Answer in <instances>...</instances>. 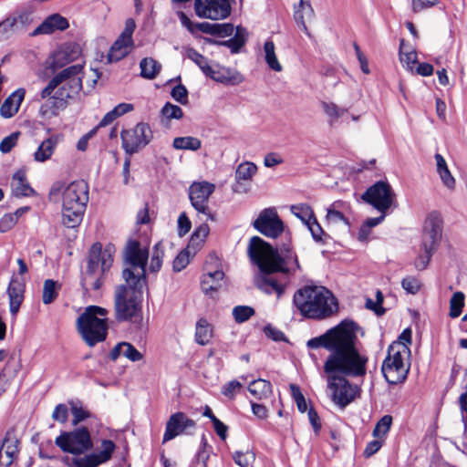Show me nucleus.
I'll return each instance as SVG.
<instances>
[{
  "label": "nucleus",
  "mask_w": 467,
  "mask_h": 467,
  "mask_svg": "<svg viewBox=\"0 0 467 467\" xmlns=\"http://www.w3.org/2000/svg\"><path fill=\"white\" fill-rule=\"evenodd\" d=\"M358 326L353 320L344 319L319 337L310 338V349L324 348L330 351L324 363L327 388L332 401L340 408L347 407L357 395L358 388L346 378L364 377L368 358L361 355L356 347Z\"/></svg>",
  "instance_id": "1"
},
{
  "label": "nucleus",
  "mask_w": 467,
  "mask_h": 467,
  "mask_svg": "<svg viewBox=\"0 0 467 467\" xmlns=\"http://www.w3.org/2000/svg\"><path fill=\"white\" fill-rule=\"evenodd\" d=\"M247 252L260 270L254 278V285L266 295L275 294L277 299L285 294L291 279L302 272L298 256L290 244H283L277 249L261 237L254 236Z\"/></svg>",
  "instance_id": "2"
},
{
  "label": "nucleus",
  "mask_w": 467,
  "mask_h": 467,
  "mask_svg": "<svg viewBox=\"0 0 467 467\" xmlns=\"http://www.w3.org/2000/svg\"><path fill=\"white\" fill-rule=\"evenodd\" d=\"M55 443L62 451L76 456L71 460V467H98L108 462L116 450L114 441L103 439L100 451L86 454L94 446L87 427H79L72 431L61 432L56 438Z\"/></svg>",
  "instance_id": "3"
},
{
  "label": "nucleus",
  "mask_w": 467,
  "mask_h": 467,
  "mask_svg": "<svg viewBox=\"0 0 467 467\" xmlns=\"http://www.w3.org/2000/svg\"><path fill=\"white\" fill-rule=\"evenodd\" d=\"M83 65L76 64L63 68L57 73L41 90L40 99H47L40 110L43 114L50 111L57 115L59 109H65L67 100L82 89Z\"/></svg>",
  "instance_id": "4"
},
{
  "label": "nucleus",
  "mask_w": 467,
  "mask_h": 467,
  "mask_svg": "<svg viewBox=\"0 0 467 467\" xmlns=\"http://www.w3.org/2000/svg\"><path fill=\"white\" fill-rule=\"evenodd\" d=\"M48 194L50 199L61 196L63 225L67 228L78 227L83 220L89 199L88 183L83 180L70 183L55 182Z\"/></svg>",
  "instance_id": "5"
},
{
  "label": "nucleus",
  "mask_w": 467,
  "mask_h": 467,
  "mask_svg": "<svg viewBox=\"0 0 467 467\" xmlns=\"http://www.w3.org/2000/svg\"><path fill=\"white\" fill-rule=\"evenodd\" d=\"M293 303L299 313L311 319L321 320L337 310V301L324 286L306 285L296 291Z\"/></svg>",
  "instance_id": "6"
},
{
  "label": "nucleus",
  "mask_w": 467,
  "mask_h": 467,
  "mask_svg": "<svg viewBox=\"0 0 467 467\" xmlns=\"http://www.w3.org/2000/svg\"><path fill=\"white\" fill-rule=\"evenodd\" d=\"M147 286L142 279L119 285L114 293L115 317L119 322L129 321L141 326L142 322V294Z\"/></svg>",
  "instance_id": "7"
},
{
  "label": "nucleus",
  "mask_w": 467,
  "mask_h": 467,
  "mask_svg": "<svg viewBox=\"0 0 467 467\" xmlns=\"http://www.w3.org/2000/svg\"><path fill=\"white\" fill-rule=\"evenodd\" d=\"M108 310L98 306H89L78 317L77 330L88 347L106 340L108 336Z\"/></svg>",
  "instance_id": "8"
},
{
  "label": "nucleus",
  "mask_w": 467,
  "mask_h": 467,
  "mask_svg": "<svg viewBox=\"0 0 467 467\" xmlns=\"http://www.w3.org/2000/svg\"><path fill=\"white\" fill-rule=\"evenodd\" d=\"M125 268L122 271V278L128 284L136 280H144L147 283L146 266L149 258V251L142 248L137 240H130L123 252Z\"/></svg>",
  "instance_id": "9"
},
{
  "label": "nucleus",
  "mask_w": 467,
  "mask_h": 467,
  "mask_svg": "<svg viewBox=\"0 0 467 467\" xmlns=\"http://www.w3.org/2000/svg\"><path fill=\"white\" fill-rule=\"evenodd\" d=\"M442 233V221L441 215L437 212L431 213L424 223V233L422 235V250L423 254H420L415 262L414 265L418 270H424L430 260L437 250L439 244L441 239Z\"/></svg>",
  "instance_id": "10"
},
{
  "label": "nucleus",
  "mask_w": 467,
  "mask_h": 467,
  "mask_svg": "<svg viewBox=\"0 0 467 467\" xmlns=\"http://www.w3.org/2000/svg\"><path fill=\"white\" fill-rule=\"evenodd\" d=\"M410 352V348L391 344L388 348V355L384 359L381 371L387 382L396 385L403 382L409 373V367L404 363V356Z\"/></svg>",
  "instance_id": "11"
},
{
  "label": "nucleus",
  "mask_w": 467,
  "mask_h": 467,
  "mask_svg": "<svg viewBox=\"0 0 467 467\" xmlns=\"http://www.w3.org/2000/svg\"><path fill=\"white\" fill-rule=\"evenodd\" d=\"M121 147L126 155L131 156L144 149L153 139V132L148 123L139 122L131 129L120 132Z\"/></svg>",
  "instance_id": "12"
},
{
  "label": "nucleus",
  "mask_w": 467,
  "mask_h": 467,
  "mask_svg": "<svg viewBox=\"0 0 467 467\" xmlns=\"http://www.w3.org/2000/svg\"><path fill=\"white\" fill-rule=\"evenodd\" d=\"M361 199L372 205L381 213L396 204V194L388 182L379 181L368 187L361 195Z\"/></svg>",
  "instance_id": "13"
},
{
  "label": "nucleus",
  "mask_w": 467,
  "mask_h": 467,
  "mask_svg": "<svg viewBox=\"0 0 467 467\" xmlns=\"http://www.w3.org/2000/svg\"><path fill=\"white\" fill-rule=\"evenodd\" d=\"M135 28V21L132 18L127 19L123 31L114 41L108 53L107 58L109 63L121 60L133 50L135 45L132 36Z\"/></svg>",
  "instance_id": "14"
},
{
  "label": "nucleus",
  "mask_w": 467,
  "mask_h": 467,
  "mask_svg": "<svg viewBox=\"0 0 467 467\" xmlns=\"http://www.w3.org/2000/svg\"><path fill=\"white\" fill-rule=\"evenodd\" d=\"M176 3H186L190 0H172ZM194 11L199 17L212 20L224 19L231 14L229 0H195Z\"/></svg>",
  "instance_id": "15"
},
{
  "label": "nucleus",
  "mask_w": 467,
  "mask_h": 467,
  "mask_svg": "<svg viewBox=\"0 0 467 467\" xmlns=\"http://www.w3.org/2000/svg\"><path fill=\"white\" fill-rule=\"evenodd\" d=\"M214 189V185L207 182H193L189 188V198L192 207L211 221H215V217L208 206V201Z\"/></svg>",
  "instance_id": "16"
},
{
  "label": "nucleus",
  "mask_w": 467,
  "mask_h": 467,
  "mask_svg": "<svg viewBox=\"0 0 467 467\" xmlns=\"http://www.w3.org/2000/svg\"><path fill=\"white\" fill-rule=\"evenodd\" d=\"M253 226L269 238H277L284 231V223L275 208L263 210L254 221Z\"/></svg>",
  "instance_id": "17"
},
{
  "label": "nucleus",
  "mask_w": 467,
  "mask_h": 467,
  "mask_svg": "<svg viewBox=\"0 0 467 467\" xmlns=\"http://www.w3.org/2000/svg\"><path fill=\"white\" fill-rule=\"evenodd\" d=\"M113 263V256L109 249L102 250L100 243L92 244L88 259L87 270L84 274L104 275Z\"/></svg>",
  "instance_id": "18"
},
{
  "label": "nucleus",
  "mask_w": 467,
  "mask_h": 467,
  "mask_svg": "<svg viewBox=\"0 0 467 467\" xmlns=\"http://www.w3.org/2000/svg\"><path fill=\"white\" fill-rule=\"evenodd\" d=\"M195 427L196 422L184 412H175L170 416L166 422L162 442L165 443L180 435L191 434L188 430H193Z\"/></svg>",
  "instance_id": "19"
},
{
  "label": "nucleus",
  "mask_w": 467,
  "mask_h": 467,
  "mask_svg": "<svg viewBox=\"0 0 467 467\" xmlns=\"http://www.w3.org/2000/svg\"><path fill=\"white\" fill-rule=\"evenodd\" d=\"M19 440L15 429H9L2 441L0 448V467H10L19 453Z\"/></svg>",
  "instance_id": "20"
},
{
  "label": "nucleus",
  "mask_w": 467,
  "mask_h": 467,
  "mask_svg": "<svg viewBox=\"0 0 467 467\" xmlns=\"http://www.w3.org/2000/svg\"><path fill=\"white\" fill-rule=\"evenodd\" d=\"M79 54L80 49L78 45L66 44L53 54L50 67L53 71L63 68L67 64L76 60Z\"/></svg>",
  "instance_id": "21"
},
{
  "label": "nucleus",
  "mask_w": 467,
  "mask_h": 467,
  "mask_svg": "<svg viewBox=\"0 0 467 467\" xmlns=\"http://www.w3.org/2000/svg\"><path fill=\"white\" fill-rule=\"evenodd\" d=\"M216 82L225 85H236L243 81V77L238 72L219 65L210 66L204 74Z\"/></svg>",
  "instance_id": "22"
},
{
  "label": "nucleus",
  "mask_w": 467,
  "mask_h": 467,
  "mask_svg": "<svg viewBox=\"0 0 467 467\" xmlns=\"http://www.w3.org/2000/svg\"><path fill=\"white\" fill-rule=\"evenodd\" d=\"M25 286L23 280L12 276L7 287V295L9 298L10 313L13 316L17 314L24 300Z\"/></svg>",
  "instance_id": "23"
},
{
  "label": "nucleus",
  "mask_w": 467,
  "mask_h": 467,
  "mask_svg": "<svg viewBox=\"0 0 467 467\" xmlns=\"http://www.w3.org/2000/svg\"><path fill=\"white\" fill-rule=\"evenodd\" d=\"M69 26L68 21L66 17L59 14H53L47 16L32 33L31 36H35L42 34H51L56 30H66Z\"/></svg>",
  "instance_id": "24"
},
{
  "label": "nucleus",
  "mask_w": 467,
  "mask_h": 467,
  "mask_svg": "<svg viewBox=\"0 0 467 467\" xmlns=\"http://www.w3.org/2000/svg\"><path fill=\"white\" fill-rule=\"evenodd\" d=\"M26 90L18 88L14 91L0 107V115L5 119H9L17 113L20 105L25 98Z\"/></svg>",
  "instance_id": "25"
},
{
  "label": "nucleus",
  "mask_w": 467,
  "mask_h": 467,
  "mask_svg": "<svg viewBox=\"0 0 467 467\" xmlns=\"http://www.w3.org/2000/svg\"><path fill=\"white\" fill-rule=\"evenodd\" d=\"M256 171L257 166L254 162L244 161L239 164L235 171L236 185L234 188V191L237 192H247V189L243 187L242 182L252 181Z\"/></svg>",
  "instance_id": "26"
},
{
  "label": "nucleus",
  "mask_w": 467,
  "mask_h": 467,
  "mask_svg": "<svg viewBox=\"0 0 467 467\" xmlns=\"http://www.w3.org/2000/svg\"><path fill=\"white\" fill-rule=\"evenodd\" d=\"M247 38V30L244 27L238 26H236L235 34L232 38L225 41H215L212 39H207V41L227 47L231 49L232 53H238L241 47L246 43Z\"/></svg>",
  "instance_id": "27"
},
{
  "label": "nucleus",
  "mask_w": 467,
  "mask_h": 467,
  "mask_svg": "<svg viewBox=\"0 0 467 467\" xmlns=\"http://www.w3.org/2000/svg\"><path fill=\"white\" fill-rule=\"evenodd\" d=\"M12 191L16 197H29L36 192L26 181V172L17 171L12 179Z\"/></svg>",
  "instance_id": "28"
},
{
  "label": "nucleus",
  "mask_w": 467,
  "mask_h": 467,
  "mask_svg": "<svg viewBox=\"0 0 467 467\" xmlns=\"http://www.w3.org/2000/svg\"><path fill=\"white\" fill-rule=\"evenodd\" d=\"M248 391L257 400L267 399L273 392L272 384L268 380L257 379L249 383Z\"/></svg>",
  "instance_id": "29"
},
{
  "label": "nucleus",
  "mask_w": 467,
  "mask_h": 467,
  "mask_svg": "<svg viewBox=\"0 0 467 467\" xmlns=\"http://www.w3.org/2000/svg\"><path fill=\"white\" fill-rule=\"evenodd\" d=\"M224 273L222 270H214L203 275L201 286L205 294L211 291H216L220 287V282L223 279Z\"/></svg>",
  "instance_id": "30"
},
{
  "label": "nucleus",
  "mask_w": 467,
  "mask_h": 467,
  "mask_svg": "<svg viewBox=\"0 0 467 467\" xmlns=\"http://www.w3.org/2000/svg\"><path fill=\"white\" fill-rule=\"evenodd\" d=\"M34 13V7L31 4H28L26 6H23L21 9L16 10L10 17L15 19V22L17 25L18 29L24 31L26 27L33 22L32 15Z\"/></svg>",
  "instance_id": "31"
},
{
  "label": "nucleus",
  "mask_w": 467,
  "mask_h": 467,
  "mask_svg": "<svg viewBox=\"0 0 467 467\" xmlns=\"http://www.w3.org/2000/svg\"><path fill=\"white\" fill-rule=\"evenodd\" d=\"M213 337V327L205 318H200L196 323L195 341L201 346L210 343Z\"/></svg>",
  "instance_id": "32"
},
{
  "label": "nucleus",
  "mask_w": 467,
  "mask_h": 467,
  "mask_svg": "<svg viewBox=\"0 0 467 467\" xmlns=\"http://www.w3.org/2000/svg\"><path fill=\"white\" fill-rule=\"evenodd\" d=\"M57 138L50 137L45 140L37 148L36 151L34 154V158L36 161L44 162L49 160L54 153V150L57 146Z\"/></svg>",
  "instance_id": "33"
},
{
  "label": "nucleus",
  "mask_w": 467,
  "mask_h": 467,
  "mask_svg": "<svg viewBox=\"0 0 467 467\" xmlns=\"http://www.w3.org/2000/svg\"><path fill=\"white\" fill-rule=\"evenodd\" d=\"M61 288V285L53 280L47 279L44 281L43 285V293H42V301L45 305H49L53 303L57 297L58 296L59 290Z\"/></svg>",
  "instance_id": "34"
},
{
  "label": "nucleus",
  "mask_w": 467,
  "mask_h": 467,
  "mask_svg": "<svg viewBox=\"0 0 467 467\" xmlns=\"http://www.w3.org/2000/svg\"><path fill=\"white\" fill-rule=\"evenodd\" d=\"M140 75L144 78L153 79L159 74L161 65L152 57H145L140 63Z\"/></svg>",
  "instance_id": "35"
},
{
  "label": "nucleus",
  "mask_w": 467,
  "mask_h": 467,
  "mask_svg": "<svg viewBox=\"0 0 467 467\" xmlns=\"http://www.w3.org/2000/svg\"><path fill=\"white\" fill-rule=\"evenodd\" d=\"M172 146L176 150H198L202 146V141L192 136L177 137L173 140Z\"/></svg>",
  "instance_id": "36"
},
{
  "label": "nucleus",
  "mask_w": 467,
  "mask_h": 467,
  "mask_svg": "<svg viewBox=\"0 0 467 467\" xmlns=\"http://www.w3.org/2000/svg\"><path fill=\"white\" fill-rule=\"evenodd\" d=\"M264 51L265 55V62L268 67L276 72H280L282 70V66L276 57L275 52V44L272 40L268 39L265 41L264 45Z\"/></svg>",
  "instance_id": "37"
},
{
  "label": "nucleus",
  "mask_w": 467,
  "mask_h": 467,
  "mask_svg": "<svg viewBox=\"0 0 467 467\" xmlns=\"http://www.w3.org/2000/svg\"><path fill=\"white\" fill-rule=\"evenodd\" d=\"M465 296L462 292H455L450 299V312L449 316L451 318H456L461 316L464 306Z\"/></svg>",
  "instance_id": "38"
},
{
  "label": "nucleus",
  "mask_w": 467,
  "mask_h": 467,
  "mask_svg": "<svg viewBox=\"0 0 467 467\" xmlns=\"http://www.w3.org/2000/svg\"><path fill=\"white\" fill-rule=\"evenodd\" d=\"M292 213L300 219L304 224L309 223L314 219L315 214L311 207L306 203H300L291 206Z\"/></svg>",
  "instance_id": "39"
},
{
  "label": "nucleus",
  "mask_w": 467,
  "mask_h": 467,
  "mask_svg": "<svg viewBox=\"0 0 467 467\" xmlns=\"http://www.w3.org/2000/svg\"><path fill=\"white\" fill-rule=\"evenodd\" d=\"M392 425V417L390 415L383 416L376 424L372 435L375 438H380L383 441Z\"/></svg>",
  "instance_id": "40"
},
{
  "label": "nucleus",
  "mask_w": 467,
  "mask_h": 467,
  "mask_svg": "<svg viewBox=\"0 0 467 467\" xmlns=\"http://www.w3.org/2000/svg\"><path fill=\"white\" fill-rule=\"evenodd\" d=\"M18 32H20V30L15 19H12L10 16L0 22V40H6Z\"/></svg>",
  "instance_id": "41"
},
{
  "label": "nucleus",
  "mask_w": 467,
  "mask_h": 467,
  "mask_svg": "<svg viewBox=\"0 0 467 467\" xmlns=\"http://www.w3.org/2000/svg\"><path fill=\"white\" fill-rule=\"evenodd\" d=\"M101 274L99 275H92V274H83L81 285L82 287L87 291L88 288L99 290L103 285Z\"/></svg>",
  "instance_id": "42"
},
{
  "label": "nucleus",
  "mask_w": 467,
  "mask_h": 467,
  "mask_svg": "<svg viewBox=\"0 0 467 467\" xmlns=\"http://www.w3.org/2000/svg\"><path fill=\"white\" fill-rule=\"evenodd\" d=\"M164 251L161 242L157 243L153 247V252L150 259V271L152 273L158 272L162 265V258Z\"/></svg>",
  "instance_id": "43"
},
{
  "label": "nucleus",
  "mask_w": 467,
  "mask_h": 467,
  "mask_svg": "<svg viewBox=\"0 0 467 467\" xmlns=\"http://www.w3.org/2000/svg\"><path fill=\"white\" fill-rule=\"evenodd\" d=\"M254 315V309L248 306H237L233 309V316L236 323H244Z\"/></svg>",
  "instance_id": "44"
},
{
  "label": "nucleus",
  "mask_w": 467,
  "mask_h": 467,
  "mask_svg": "<svg viewBox=\"0 0 467 467\" xmlns=\"http://www.w3.org/2000/svg\"><path fill=\"white\" fill-rule=\"evenodd\" d=\"M209 234L207 223H202L192 234L188 248L190 246H199L202 244Z\"/></svg>",
  "instance_id": "45"
},
{
  "label": "nucleus",
  "mask_w": 467,
  "mask_h": 467,
  "mask_svg": "<svg viewBox=\"0 0 467 467\" xmlns=\"http://www.w3.org/2000/svg\"><path fill=\"white\" fill-rule=\"evenodd\" d=\"M233 459L241 467H249L255 460V455L250 451L245 452L237 451L234 453Z\"/></svg>",
  "instance_id": "46"
},
{
  "label": "nucleus",
  "mask_w": 467,
  "mask_h": 467,
  "mask_svg": "<svg viewBox=\"0 0 467 467\" xmlns=\"http://www.w3.org/2000/svg\"><path fill=\"white\" fill-rule=\"evenodd\" d=\"M308 230L311 233L313 239L319 244H325L323 236H327L321 225L318 223L316 216L312 219L309 223L306 224Z\"/></svg>",
  "instance_id": "47"
},
{
  "label": "nucleus",
  "mask_w": 467,
  "mask_h": 467,
  "mask_svg": "<svg viewBox=\"0 0 467 467\" xmlns=\"http://www.w3.org/2000/svg\"><path fill=\"white\" fill-rule=\"evenodd\" d=\"M188 57L200 67L203 74L209 70L211 65H209L208 59L195 49L191 48L188 50Z\"/></svg>",
  "instance_id": "48"
},
{
  "label": "nucleus",
  "mask_w": 467,
  "mask_h": 467,
  "mask_svg": "<svg viewBox=\"0 0 467 467\" xmlns=\"http://www.w3.org/2000/svg\"><path fill=\"white\" fill-rule=\"evenodd\" d=\"M161 114L167 119H180L182 118L183 115L182 109L179 106L173 105L170 102H167L163 106V108L161 109Z\"/></svg>",
  "instance_id": "49"
},
{
  "label": "nucleus",
  "mask_w": 467,
  "mask_h": 467,
  "mask_svg": "<svg viewBox=\"0 0 467 467\" xmlns=\"http://www.w3.org/2000/svg\"><path fill=\"white\" fill-rule=\"evenodd\" d=\"M291 394L295 402L296 403V407L298 410L304 413L307 410V405L304 395L301 392V389L298 386L291 384L290 385Z\"/></svg>",
  "instance_id": "50"
},
{
  "label": "nucleus",
  "mask_w": 467,
  "mask_h": 467,
  "mask_svg": "<svg viewBox=\"0 0 467 467\" xmlns=\"http://www.w3.org/2000/svg\"><path fill=\"white\" fill-rule=\"evenodd\" d=\"M242 388L243 385L238 380L234 379L222 387V394L230 400H234Z\"/></svg>",
  "instance_id": "51"
},
{
  "label": "nucleus",
  "mask_w": 467,
  "mask_h": 467,
  "mask_svg": "<svg viewBox=\"0 0 467 467\" xmlns=\"http://www.w3.org/2000/svg\"><path fill=\"white\" fill-rule=\"evenodd\" d=\"M335 206L336 203H333L329 208H327L326 216L327 221L330 223H337L343 222L345 224L348 225V220L341 212L336 210Z\"/></svg>",
  "instance_id": "52"
},
{
  "label": "nucleus",
  "mask_w": 467,
  "mask_h": 467,
  "mask_svg": "<svg viewBox=\"0 0 467 467\" xmlns=\"http://www.w3.org/2000/svg\"><path fill=\"white\" fill-rule=\"evenodd\" d=\"M322 108L327 116L335 119L341 118L347 112L346 109L339 108L332 102H322Z\"/></svg>",
  "instance_id": "53"
},
{
  "label": "nucleus",
  "mask_w": 467,
  "mask_h": 467,
  "mask_svg": "<svg viewBox=\"0 0 467 467\" xmlns=\"http://www.w3.org/2000/svg\"><path fill=\"white\" fill-rule=\"evenodd\" d=\"M190 263V252L188 249L182 250L181 253L178 254V255L173 260V270L175 272H180L183 270L188 264Z\"/></svg>",
  "instance_id": "54"
},
{
  "label": "nucleus",
  "mask_w": 467,
  "mask_h": 467,
  "mask_svg": "<svg viewBox=\"0 0 467 467\" xmlns=\"http://www.w3.org/2000/svg\"><path fill=\"white\" fill-rule=\"evenodd\" d=\"M18 220V211L14 213L5 214L0 220V232L6 233L12 229Z\"/></svg>",
  "instance_id": "55"
},
{
  "label": "nucleus",
  "mask_w": 467,
  "mask_h": 467,
  "mask_svg": "<svg viewBox=\"0 0 467 467\" xmlns=\"http://www.w3.org/2000/svg\"><path fill=\"white\" fill-rule=\"evenodd\" d=\"M52 419L59 423H66L68 419V409L66 404L57 405L52 413Z\"/></svg>",
  "instance_id": "56"
},
{
  "label": "nucleus",
  "mask_w": 467,
  "mask_h": 467,
  "mask_svg": "<svg viewBox=\"0 0 467 467\" xmlns=\"http://www.w3.org/2000/svg\"><path fill=\"white\" fill-rule=\"evenodd\" d=\"M19 133L14 132L9 136L4 138L0 142V151L3 153H8L16 145Z\"/></svg>",
  "instance_id": "57"
},
{
  "label": "nucleus",
  "mask_w": 467,
  "mask_h": 467,
  "mask_svg": "<svg viewBox=\"0 0 467 467\" xmlns=\"http://www.w3.org/2000/svg\"><path fill=\"white\" fill-rule=\"evenodd\" d=\"M122 356L133 362L140 361L143 358L142 354L129 342H124Z\"/></svg>",
  "instance_id": "58"
},
{
  "label": "nucleus",
  "mask_w": 467,
  "mask_h": 467,
  "mask_svg": "<svg viewBox=\"0 0 467 467\" xmlns=\"http://www.w3.org/2000/svg\"><path fill=\"white\" fill-rule=\"evenodd\" d=\"M71 412L73 415V420H72L73 425H78V423H80L81 421L87 420L88 418H89L91 416L90 413L88 410H86L84 408H82L81 406H77L75 404H73L71 407Z\"/></svg>",
  "instance_id": "59"
},
{
  "label": "nucleus",
  "mask_w": 467,
  "mask_h": 467,
  "mask_svg": "<svg viewBox=\"0 0 467 467\" xmlns=\"http://www.w3.org/2000/svg\"><path fill=\"white\" fill-rule=\"evenodd\" d=\"M171 95L176 101L182 105L188 102V90L182 84L175 86L171 89Z\"/></svg>",
  "instance_id": "60"
},
{
  "label": "nucleus",
  "mask_w": 467,
  "mask_h": 467,
  "mask_svg": "<svg viewBox=\"0 0 467 467\" xmlns=\"http://www.w3.org/2000/svg\"><path fill=\"white\" fill-rule=\"evenodd\" d=\"M401 286L410 294H416L420 288V281L413 276H407L402 279Z\"/></svg>",
  "instance_id": "61"
},
{
  "label": "nucleus",
  "mask_w": 467,
  "mask_h": 467,
  "mask_svg": "<svg viewBox=\"0 0 467 467\" xmlns=\"http://www.w3.org/2000/svg\"><path fill=\"white\" fill-rule=\"evenodd\" d=\"M234 26L230 23L213 24V36L220 37L230 36L234 33Z\"/></svg>",
  "instance_id": "62"
},
{
  "label": "nucleus",
  "mask_w": 467,
  "mask_h": 467,
  "mask_svg": "<svg viewBox=\"0 0 467 467\" xmlns=\"http://www.w3.org/2000/svg\"><path fill=\"white\" fill-rule=\"evenodd\" d=\"M20 368V360L16 359L14 356H11L5 364L4 372L11 377H16Z\"/></svg>",
  "instance_id": "63"
},
{
  "label": "nucleus",
  "mask_w": 467,
  "mask_h": 467,
  "mask_svg": "<svg viewBox=\"0 0 467 467\" xmlns=\"http://www.w3.org/2000/svg\"><path fill=\"white\" fill-rule=\"evenodd\" d=\"M383 443L384 441L380 438H376L375 440L369 441L363 451L364 456L366 458L371 457L380 450Z\"/></svg>",
  "instance_id": "64"
}]
</instances>
